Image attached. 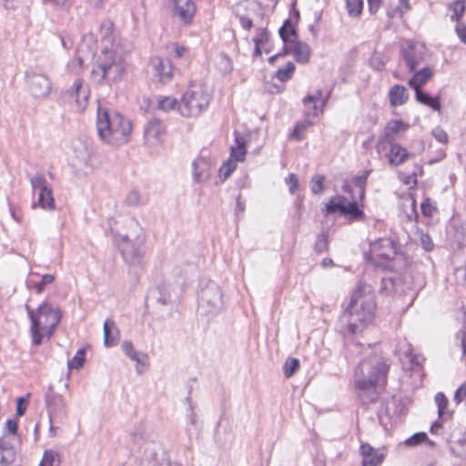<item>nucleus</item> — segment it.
<instances>
[{
	"mask_svg": "<svg viewBox=\"0 0 466 466\" xmlns=\"http://www.w3.org/2000/svg\"><path fill=\"white\" fill-rule=\"evenodd\" d=\"M149 66L154 76H156L159 82L165 83L170 79L172 66L167 59L154 56L150 59Z\"/></svg>",
	"mask_w": 466,
	"mask_h": 466,
	"instance_id": "obj_16",
	"label": "nucleus"
},
{
	"mask_svg": "<svg viewBox=\"0 0 466 466\" xmlns=\"http://www.w3.org/2000/svg\"><path fill=\"white\" fill-rule=\"evenodd\" d=\"M126 71L123 54L116 48L105 49L97 57L91 77L98 85H111L121 79Z\"/></svg>",
	"mask_w": 466,
	"mask_h": 466,
	"instance_id": "obj_5",
	"label": "nucleus"
},
{
	"mask_svg": "<svg viewBox=\"0 0 466 466\" xmlns=\"http://www.w3.org/2000/svg\"><path fill=\"white\" fill-rule=\"evenodd\" d=\"M370 250L378 257L390 259L397 254V244L390 238H380L370 244Z\"/></svg>",
	"mask_w": 466,
	"mask_h": 466,
	"instance_id": "obj_14",
	"label": "nucleus"
},
{
	"mask_svg": "<svg viewBox=\"0 0 466 466\" xmlns=\"http://www.w3.org/2000/svg\"><path fill=\"white\" fill-rule=\"evenodd\" d=\"M38 204L45 209H54L55 200L50 188L40 191L38 194Z\"/></svg>",
	"mask_w": 466,
	"mask_h": 466,
	"instance_id": "obj_34",
	"label": "nucleus"
},
{
	"mask_svg": "<svg viewBox=\"0 0 466 466\" xmlns=\"http://www.w3.org/2000/svg\"><path fill=\"white\" fill-rule=\"evenodd\" d=\"M299 368V360L295 358H289L283 367L284 375L287 378L292 377Z\"/></svg>",
	"mask_w": 466,
	"mask_h": 466,
	"instance_id": "obj_39",
	"label": "nucleus"
},
{
	"mask_svg": "<svg viewBox=\"0 0 466 466\" xmlns=\"http://www.w3.org/2000/svg\"><path fill=\"white\" fill-rule=\"evenodd\" d=\"M16 458L15 450L12 444L10 437L3 436L0 438V465L8 466L15 462Z\"/></svg>",
	"mask_w": 466,
	"mask_h": 466,
	"instance_id": "obj_19",
	"label": "nucleus"
},
{
	"mask_svg": "<svg viewBox=\"0 0 466 466\" xmlns=\"http://www.w3.org/2000/svg\"><path fill=\"white\" fill-rule=\"evenodd\" d=\"M295 68L296 67L294 63L289 61L286 64L284 67L279 68L277 70V72L275 73V76L280 82L285 83L293 76Z\"/></svg>",
	"mask_w": 466,
	"mask_h": 466,
	"instance_id": "obj_33",
	"label": "nucleus"
},
{
	"mask_svg": "<svg viewBox=\"0 0 466 466\" xmlns=\"http://www.w3.org/2000/svg\"><path fill=\"white\" fill-rule=\"evenodd\" d=\"M257 35L253 38V42L255 46L260 45L263 46L264 44L268 43L269 40V32L267 28L259 27L256 31Z\"/></svg>",
	"mask_w": 466,
	"mask_h": 466,
	"instance_id": "obj_45",
	"label": "nucleus"
},
{
	"mask_svg": "<svg viewBox=\"0 0 466 466\" xmlns=\"http://www.w3.org/2000/svg\"><path fill=\"white\" fill-rule=\"evenodd\" d=\"M235 146L231 147L230 157L235 161H243L246 156V141L243 137H236Z\"/></svg>",
	"mask_w": 466,
	"mask_h": 466,
	"instance_id": "obj_28",
	"label": "nucleus"
},
{
	"mask_svg": "<svg viewBox=\"0 0 466 466\" xmlns=\"http://www.w3.org/2000/svg\"><path fill=\"white\" fill-rule=\"evenodd\" d=\"M408 127L409 126L401 120H393L385 127L383 134L386 135V137H390L395 142L396 135L400 132L406 131Z\"/></svg>",
	"mask_w": 466,
	"mask_h": 466,
	"instance_id": "obj_27",
	"label": "nucleus"
},
{
	"mask_svg": "<svg viewBox=\"0 0 466 466\" xmlns=\"http://www.w3.org/2000/svg\"><path fill=\"white\" fill-rule=\"evenodd\" d=\"M286 183L289 185V189L291 194H294L299 188V180L294 174H289L288 177H286Z\"/></svg>",
	"mask_w": 466,
	"mask_h": 466,
	"instance_id": "obj_57",
	"label": "nucleus"
},
{
	"mask_svg": "<svg viewBox=\"0 0 466 466\" xmlns=\"http://www.w3.org/2000/svg\"><path fill=\"white\" fill-rule=\"evenodd\" d=\"M55 280V276L52 274H45L42 277V279L40 282L36 283L35 286V289L36 293L40 294L44 291L45 287L47 284H51Z\"/></svg>",
	"mask_w": 466,
	"mask_h": 466,
	"instance_id": "obj_52",
	"label": "nucleus"
},
{
	"mask_svg": "<svg viewBox=\"0 0 466 466\" xmlns=\"http://www.w3.org/2000/svg\"><path fill=\"white\" fill-rule=\"evenodd\" d=\"M241 26L246 30H250L253 26V22L247 16H240L239 18Z\"/></svg>",
	"mask_w": 466,
	"mask_h": 466,
	"instance_id": "obj_64",
	"label": "nucleus"
},
{
	"mask_svg": "<svg viewBox=\"0 0 466 466\" xmlns=\"http://www.w3.org/2000/svg\"><path fill=\"white\" fill-rule=\"evenodd\" d=\"M384 456L381 453H376L362 459V466H379L382 463Z\"/></svg>",
	"mask_w": 466,
	"mask_h": 466,
	"instance_id": "obj_47",
	"label": "nucleus"
},
{
	"mask_svg": "<svg viewBox=\"0 0 466 466\" xmlns=\"http://www.w3.org/2000/svg\"><path fill=\"white\" fill-rule=\"evenodd\" d=\"M456 339L461 341L462 355H466V328L460 329L456 334Z\"/></svg>",
	"mask_w": 466,
	"mask_h": 466,
	"instance_id": "obj_58",
	"label": "nucleus"
},
{
	"mask_svg": "<svg viewBox=\"0 0 466 466\" xmlns=\"http://www.w3.org/2000/svg\"><path fill=\"white\" fill-rule=\"evenodd\" d=\"M85 350L79 349L72 360H68L67 367L69 370H79L85 363Z\"/></svg>",
	"mask_w": 466,
	"mask_h": 466,
	"instance_id": "obj_38",
	"label": "nucleus"
},
{
	"mask_svg": "<svg viewBox=\"0 0 466 466\" xmlns=\"http://www.w3.org/2000/svg\"><path fill=\"white\" fill-rule=\"evenodd\" d=\"M389 365L380 355L363 359L355 369L353 383L358 400L362 405L379 400V389L387 384Z\"/></svg>",
	"mask_w": 466,
	"mask_h": 466,
	"instance_id": "obj_1",
	"label": "nucleus"
},
{
	"mask_svg": "<svg viewBox=\"0 0 466 466\" xmlns=\"http://www.w3.org/2000/svg\"><path fill=\"white\" fill-rule=\"evenodd\" d=\"M394 144L395 142L390 137H386V135L382 134L378 139L376 149L378 153H381L387 149L388 146H390V148Z\"/></svg>",
	"mask_w": 466,
	"mask_h": 466,
	"instance_id": "obj_49",
	"label": "nucleus"
},
{
	"mask_svg": "<svg viewBox=\"0 0 466 466\" xmlns=\"http://www.w3.org/2000/svg\"><path fill=\"white\" fill-rule=\"evenodd\" d=\"M325 180V177L322 175H316L312 177L310 184H311V191L312 193L319 195L323 192L324 187L323 183Z\"/></svg>",
	"mask_w": 466,
	"mask_h": 466,
	"instance_id": "obj_44",
	"label": "nucleus"
},
{
	"mask_svg": "<svg viewBox=\"0 0 466 466\" xmlns=\"http://www.w3.org/2000/svg\"><path fill=\"white\" fill-rule=\"evenodd\" d=\"M127 232L119 234L118 248L124 260L130 265L139 264L144 254L145 235L139 223L134 218H127Z\"/></svg>",
	"mask_w": 466,
	"mask_h": 466,
	"instance_id": "obj_6",
	"label": "nucleus"
},
{
	"mask_svg": "<svg viewBox=\"0 0 466 466\" xmlns=\"http://www.w3.org/2000/svg\"><path fill=\"white\" fill-rule=\"evenodd\" d=\"M466 8L465 0H453L450 5L449 10L451 12V19L452 21L458 22L461 17L463 15Z\"/></svg>",
	"mask_w": 466,
	"mask_h": 466,
	"instance_id": "obj_29",
	"label": "nucleus"
},
{
	"mask_svg": "<svg viewBox=\"0 0 466 466\" xmlns=\"http://www.w3.org/2000/svg\"><path fill=\"white\" fill-rule=\"evenodd\" d=\"M164 134L165 127L162 122L157 118L148 120L144 127V137L146 142L149 145L158 144Z\"/></svg>",
	"mask_w": 466,
	"mask_h": 466,
	"instance_id": "obj_15",
	"label": "nucleus"
},
{
	"mask_svg": "<svg viewBox=\"0 0 466 466\" xmlns=\"http://www.w3.org/2000/svg\"><path fill=\"white\" fill-rule=\"evenodd\" d=\"M400 56L410 72L417 70L424 64L427 48L420 43L405 41L400 48Z\"/></svg>",
	"mask_w": 466,
	"mask_h": 466,
	"instance_id": "obj_9",
	"label": "nucleus"
},
{
	"mask_svg": "<svg viewBox=\"0 0 466 466\" xmlns=\"http://www.w3.org/2000/svg\"><path fill=\"white\" fill-rule=\"evenodd\" d=\"M70 96L75 97L78 110L83 111L87 105L89 90L82 79L75 80L70 90Z\"/></svg>",
	"mask_w": 466,
	"mask_h": 466,
	"instance_id": "obj_18",
	"label": "nucleus"
},
{
	"mask_svg": "<svg viewBox=\"0 0 466 466\" xmlns=\"http://www.w3.org/2000/svg\"><path fill=\"white\" fill-rule=\"evenodd\" d=\"M193 167V178L198 183L207 181L210 177V163L205 158H197L192 163Z\"/></svg>",
	"mask_w": 466,
	"mask_h": 466,
	"instance_id": "obj_20",
	"label": "nucleus"
},
{
	"mask_svg": "<svg viewBox=\"0 0 466 466\" xmlns=\"http://www.w3.org/2000/svg\"><path fill=\"white\" fill-rule=\"evenodd\" d=\"M147 198L142 196L137 189L131 190L126 198V202L129 206H139L147 203Z\"/></svg>",
	"mask_w": 466,
	"mask_h": 466,
	"instance_id": "obj_37",
	"label": "nucleus"
},
{
	"mask_svg": "<svg viewBox=\"0 0 466 466\" xmlns=\"http://www.w3.org/2000/svg\"><path fill=\"white\" fill-rule=\"evenodd\" d=\"M421 212L425 217H431L436 211V208L431 203L429 199L423 201L420 205Z\"/></svg>",
	"mask_w": 466,
	"mask_h": 466,
	"instance_id": "obj_56",
	"label": "nucleus"
},
{
	"mask_svg": "<svg viewBox=\"0 0 466 466\" xmlns=\"http://www.w3.org/2000/svg\"><path fill=\"white\" fill-rule=\"evenodd\" d=\"M235 167H236V165L233 162H228V164H225L221 167L220 171L223 172L224 179H226L227 177H228L231 175V173L233 172Z\"/></svg>",
	"mask_w": 466,
	"mask_h": 466,
	"instance_id": "obj_61",
	"label": "nucleus"
},
{
	"mask_svg": "<svg viewBox=\"0 0 466 466\" xmlns=\"http://www.w3.org/2000/svg\"><path fill=\"white\" fill-rule=\"evenodd\" d=\"M178 103L176 98L171 96H161L157 100V107L163 111L174 109Z\"/></svg>",
	"mask_w": 466,
	"mask_h": 466,
	"instance_id": "obj_41",
	"label": "nucleus"
},
{
	"mask_svg": "<svg viewBox=\"0 0 466 466\" xmlns=\"http://www.w3.org/2000/svg\"><path fill=\"white\" fill-rule=\"evenodd\" d=\"M432 136L440 143L446 144L448 142L447 133L440 127H437L432 130Z\"/></svg>",
	"mask_w": 466,
	"mask_h": 466,
	"instance_id": "obj_55",
	"label": "nucleus"
},
{
	"mask_svg": "<svg viewBox=\"0 0 466 466\" xmlns=\"http://www.w3.org/2000/svg\"><path fill=\"white\" fill-rule=\"evenodd\" d=\"M173 15L184 25H190L196 14V5L193 0H172Z\"/></svg>",
	"mask_w": 466,
	"mask_h": 466,
	"instance_id": "obj_13",
	"label": "nucleus"
},
{
	"mask_svg": "<svg viewBox=\"0 0 466 466\" xmlns=\"http://www.w3.org/2000/svg\"><path fill=\"white\" fill-rule=\"evenodd\" d=\"M104 344L106 347L116 345L119 339V330L113 319H107L104 322Z\"/></svg>",
	"mask_w": 466,
	"mask_h": 466,
	"instance_id": "obj_23",
	"label": "nucleus"
},
{
	"mask_svg": "<svg viewBox=\"0 0 466 466\" xmlns=\"http://www.w3.org/2000/svg\"><path fill=\"white\" fill-rule=\"evenodd\" d=\"M87 51L86 56H92L96 50V40L92 34H87L83 36L81 43L77 48V64L82 66L85 61V52Z\"/></svg>",
	"mask_w": 466,
	"mask_h": 466,
	"instance_id": "obj_21",
	"label": "nucleus"
},
{
	"mask_svg": "<svg viewBox=\"0 0 466 466\" xmlns=\"http://www.w3.org/2000/svg\"><path fill=\"white\" fill-rule=\"evenodd\" d=\"M322 98V91L317 90L314 95H309L303 99L304 106H308L313 103L312 109H308V116H318V101Z\"/></svg>",
	"mask_w": 466,
	"mask_h": 466,
	"instance_id": "obj_32",
	"label": "nucleus"
},
{
	"mask_svg": "<svg viewBox=\"0 0 466 466\" xmlns=\"http://www.w3.org/2000/svg\"><path fill=\"white\" fill-rule=\"evenodd\" d=\"M310 126L311 122L309 120H304L300 123H298L290 135L291 138H294L298 141L302 140V134Z\"/></svg>",
	"mask_w": 466,
	"mask_h": 466,
	"instance_id": "obj_42",
	"label": "nucleus"
},
{
	"mask_svg": "<svg viewBox=\"0 0 466 466\" xmlns=\"http://www.w3.org/2000/svg\"><path fill=\"white\" fill-rule=\"evenodd\" d=\"M420 240L422 248L426 251H431L433 248V247H434L433 241L429 234L420 232Z\"/></svg>",
	"mask_w": 466,
	"mask_h": 466,
	"instance_id": "obj_53",
	"label": "nucleus"
},
{
	"mask_svg": "<svg viewBox=\"0 0 466 466\" xmlns=\"http://www.w3.org/2000/svg\"><path fill=\"white\" fill-rule=\"evenodd\" d=\"M360 452L362 456V459L363 458H366L368 456H371L373 454H376V453H379L378 451H376L374 450L373 447H371L370 444L368 443H363L360 445Z\"/></svg>",
	"mask_w": 466,
	"mask_h": 466,
	"instance_id": "obj_59",
	"label": "nucleus"
},
{
	"mask_svg": "<svg viewBox=\"0 0 466 466\" xmlns=\"http://www.w3.org/2000/svg\"><path fill=\"white\" fill-rule=\"evenodd\" d=\"M369 174V171H367L366 175L364 177H355L353 180V188L350 191H355L359 194V198L360 199L364 197V186L367 179V176Z\"/></svg>",
	"mask_w": 466,
	"mask_h": 466,
	"instance_id": "obj_43",
	"label": "nucleus"
},
{
	"mask_svg": "<svg viewBox=\"0 0 466 466\" xmlns=\"http://www.w3.org/2000/svg\"><path fill=\"white\" fill-rule=\"evenodd\" d=\"M466 399V382L462 383L455 391L453 401L456 404H460L463 400Z\"/></svg>",
	"mask_w": 466,
	"mask_h": 466,
	"instance_id": "obj_54",
	"label": "nucleus"
},
{
	"mask_svg": "<svg viewBox=\"0 0 466 466\" xmlns=\"http://www.w3.org/2000/svg\"><path fill=\"white\" fill-rule=\"evenodd\" d=\"M216 67L223 75H227L233 70V64L231 59L226 54L221 53L216 58Z\"/></svg>",
	"mask_w": 466,
	"mask_h": 466,
	"instance_id": "obj_31",
	"label": "nucleus"
},
{
	"mask_svg": "<svg viewBox=\"0 0 466 466\" xmlns=\"http://www.w3.org/2000/svg\"><path fill=\"white\" fill-rule=\"evenodd\" d=\"M375 309V297L370 287L359 286L339 317L340 332L344 335L361 332L373 319Z\"/></svg>",
	"mask_w": 466,
	"mask_h": 466,
	"instance_id": "obj_2",
	"label": "nucleus"
},
{
	"mask_svg": "<svg viewBox=\"0 0 466 466\" xmlns=\"http://www.w3.org/2000/svg\"><path fill=\"white\" fill-rule=\"evenodd\" d=\"M412 73L413 76L409 80L408 85L413 89L421 87L433 75L432 69L429 66L419 67Z\"/></svg>",
	"mask_w": 466,
	"mask_h": 466,
	"instance_id": "obj_24",
	"label": "nucleus"
},
{
	"mask_svg": "<svg viewBox=\"0 0 466 466\" xmlns=\"http://www.w3.org/2000/svg\"><path fill=\"white\" fill-rule=\"evenodd\" d=\"M122 350L132 360L136 361L137 364L140 363L138 353L135 350L132 342L127 340L124 341L122 343Z\"/></svg>",
	"mask_w": 466,
	"mask_h": 466,
	"instance_id": "obj_46",
	"label": "nucleus"
},
{
	"mask_svg": "<svg viewBox=\"0 0 466 466\" xmlns=\"http://www.w3.org/2000/svg\"><path fill=\"white\" fill-rule=\"evenodd\" d=\"M96 129L102 141L112 146H121L128 142L132 125L118 112L99 106Z\"/></svg>",
	"mask_w": 466,
	"mask_h": 466,
	"instance_id": "obj_3",
	"label": "nucleus"
},
{
	"mask_svg": "<svg viewBox=\"0 0 466 466\" xmlns=\"http://www.w3.org/2000/svg\"><path fill=\"white\" fill-rule=\"evenodd\" d=\"M346 198L342 196L333 197L326 205V212L334 214L339 211L341 215L349 216L350 219H361L363 211L359 208L357 201L353 200L346 204Z\"/></svg>",
	"mask_w": 466,
	"mask_h": 466,
	"instance_id": "obj_10",
	"label": "nucleus"
},
{
	"mask_svg": "<svg viewBox=\"0 0 466 466\" xmlns=\"http://www.w3.org/2000/svg\"><path fill=\"white\" fill-rule=\"evenodd\" d=\"M210 96L202 86H191L178 102V111L182 116L196 117L209 106Z\"/></svg>",
	"mask_w": 466,
	"mask_h": 466,
	"instance_id": "obj_7",
	"label": "nucleus"
},
{
	"mask_svg": "<svg viewBox=\"0 0 466 466\" xmlns=\"http://www.w3.org/2000/svg\"><path fill=\"white\" fill-rule=\"evenodd\" d=\"M60 458L57 452L54 451H46L39 466H59Z\"/></svg>",
	"mask_w": 466,
	"mask_h": 466,
	"instance_id": "obj_35",
	"label": "nucleus"
},
{
	"mask_svg": "<svg viewBox=\"0 0 466 466\" xmlns=\"http://www.w3.org/2000/svg\"><path fill=\"white\" fill-rule=\"evenodd\" d=\"M279 33L285 45H289V43H290L291 40H289V36H294V39H297V31L289 19H287L284 22L283 25L279 28Z\"/></svg>",
	"mask_w": 466,
	"mask_h": 466,
	"instance_id": "obj_30",
	"label": "nucleus"
},
{
	"mask_svg": "<svg viewBox=\"0 0 466 466\" xmlns=\"http://www.w3.org/2000/svg\"><path fill=\"white\" fill-rule=\"evenodd\" d=\"M348 14L350 16H358L363 8V0H346Z\"/></svg>",
	"mask_w": 466,
	"mask_h": 466,
	"instance_id": "obj_40",
	"label": "nucleus"
},
{
	"mask_svg": "<svg viewBox=\"0 0 466 466\" xmlns=\"http://www.w3.org/2000/svg\"><path fill=\"white\" fill-rule=\"evenodd\" d=\"M390 105L399 106L404 105L409 99V93L404 86L394 85L389 92Z\"/></svg>",
	"mask_w": 466,
	"mask_h": 466,
	"instance_id": "obj_25",
	"label": "nucleus"
},
{
	"mask_svg": "<svg viewBox=\"0 0 466 466\" xmlns=\"http://www.w3.org/2000/svg\"><path fill=\"white\" fill-rule=\"evenodd\" d=\"M435 402L438 405L439 417H441L444 414V410L448 405V399L442 392H438L435 396Z\"/></svg>",
	"mask_w": 466,
	"mask_h": 466,
	"instance_id": "obj_50",
	"label": "nucleus"
},
{
	"mask_svg": "<svg viewBox=\"0 0 466 466\" xmlns=\"http://www.w3.org/2000/svg\"><path fill=\"white\" fill-rule=\"evenodd\" d=\"M413 156L414 154L409 153L406 148L396 143L392 145L387 155L389 163L395 167L402 165L409 157Z\"/></svg>",
	"mask_w": 466,
	"mask_h": 466,
	"instance_id": "obj_22",
	"label": "nucleus"
},
{
	"mask_svg": "<svg viewBox=\"0 0 466 466\" xmlns=\"http://www.w3.org/2000/svg\"><path fill=\"white\" fill-rule=\"evenodd\" d=\"M456 33L460 40L466 44V25L458 23L456 25Z\"/></svg>",
	"mask_w": 466,
	"mask_h": 466,
	"instance_id": "obj_60",
	"label": "nucleus"
},
{
	"mask_svg": "<svg viewBox=\"0 0 466 466\" xmlns=\"http://www.w3.org/2000/svg\"><path fill=\"white\" fill-rule=\"evenodd\" d=\"M25 79L29 85L31 94L36 98L46 96L51 90V82L45 74L35 71H26Z\"/></svg>",
	"mask_w": 466,
	"mask_h": 466,
	"instance_id": "obj_11",
	"label": "nucleus"
},
{
	"mask_svg": "<svg viewBox=\"0 0 466 466\" xmlns=\"http://www.w3.org/2000/svg\"><path fill=\"white\" fill-rule=\"evenodd\" d=\"M5 429L10 434L15 435L17 431V421L15 420H8L5 422Z\"/></svg>",
	"mask_w": 466,
	"mask_h": 466,
	"instance_id": "obj_63",
	"label": "nucleus"
},
{
	"mask_svg": "<svg viewBox=\"0 0 466 466\" xmlns=\"http://www.w3.org/2000/svg\"><path fill=\"white\" fill-rule=\"evenodd\" d=\"M414 90H415V98L419 103L430 106L434 111L441 110L440 96H431L429 94L423 92L420 89V87H418V89H414Z\"/></svg>",
	"mask_w": 466,
	"mask_h": 466,
	"instance_id": "obj_26",
	"label": "nucleus"
},
{
	"mask_svg": "<svg viewBox=\"0 0 466 466\" xmlns=\"http://www.w3.org/2000/svg\"><path fill=\"white\" fill-rule=\"evenodd\" d=\"M315 249L318 253H322L328 249V235L321 232L316 240Z\"/></svg>",
	"mask_w": 466,
	"mask_h": 466,
	"instance_id": "obj_48",
	"label": "nucleus"
},
{
	"mask_svg": "<svg viewBox=\"0 0 466 466\" xmlns=\"http://www.w3.org/2000/svg\"><path fill=\"white\" fill-rule=\"evenodd\" d=\"M25 310L31 321L29 332L34 346L49 340L62 319L59 308H54L48 302L42 303L36 309L25 305Z\"/></svg>",
	"mask_w": 466,
	"mask_h": 466,
	"instance_id": "obj_4",
	"label": "nucleus"
},
{
	"mask_svg": "<svg viewBox=\"0 0 466 466\" xmlns=\"http://www.w3.org/2000/svg\"><path fill=\"white\" fill-rule=\"evenodd\" d=\"M425 441H428V436L425 432H417L413 434L411 437L408 438L405 441V443L408 446H415L417 444H420Z\"/></svg>",
	"mask_w": 466,
	"mask_h": 466,
	"instance_id": "obj_51",
	"label": "nucleus"
},
{
	"mask_svg": "<svg viewBox=\"0 0 466 466\" xmlns=\"http://www.w3.org/2000/svg\"><path fill=\"white\" fill-rule=\"evenodd\" d=\"M29 180L34 191L38 190L40 192L49 188L46 177L40 173L31 176Z\"/></svg>",
	"mask_w": 466,
	"mask_h": 466,
	"instance_id": "obj_36",
	"label": "nucleus"
},
{
	"mask_svg": "<svg viewBox=\"0 0 466 466\" xmlns=\"http://www.w3.org/2000/svg\"><path fill=\"white\" fill-rule=\"evenodd\" d=\"M46 404L51 420L53 418L66 417V403L61 395L53 391L52 388H49L46 394Z\"/></svg>",
	"mask_w": 466,
	"mask_h": 466,
	"instance_id": "obj_12",
	"label": "nucleus"
},
{
	"mask_svg": "<svg viewBox=\"0 0 466 466\" xmlns=\"http://www.w3.org/2000/svg\"><path fill=\"white\" fill-rule=\"evenodd\" d=\"M289 45V47L285 48V54H293L295 60L300 64H307L309 61L311 49L308 44L292 39Z\"/></svg>",
	"mask_w": 466,
	"mask_h": 466,
	"instance_id": "obj_17",
	"label": "nucleus"
},
{
	"mask_svg": "<svg viewBox=\"0 0 466 466\" xmlns=\"http://www.w3.org/2000/svg\"><path fill=\"white\" fill-rule=\"evenodd\" d=\"M198 306L202 313L213 314L219 312L223 307L222 293L219 286L214 281H208L201 289Z\"/></svg>",
	"mask_w": 466,
	"mask_h": 466,
	"instance_id": "obj_8",
	"label": "nucleus"
},
{
	"mask_svg": "<svg viewBox=\"0 0 466 466\" xmlns=\"http://www.w3.org/2000/svg\"><path fill=\"white\" fill-rule=\"evenodd\" d=\"M27 402L24 398H19L16 403V415L22 416L24 415L26 410Z\"/></svg>",
	"mask_w": 466,
	"mask_h": 466,
	"instance_id": "obj_62",
	"label": "nucleus"
}]
</instances>
